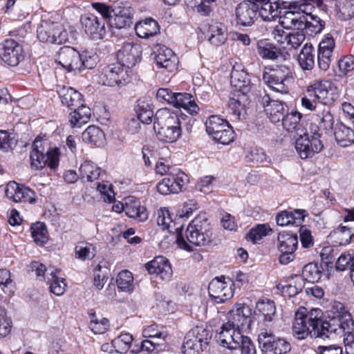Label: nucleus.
<instances>
[{"mask_svg": "<svg viewBox=\"0 0 354 354\" xmlns=\"http://www.w3.org/2000/svg\"><path fill=\"white\" fill-rule=\"evenodd\" d=\"M155 60L158 68H164L169 73L176 69L177 58L173 51L165 46L158 48Z\"/></svg>", "mask_w": 354, "mask_h": 354, "instance_id": "nucleus-27", "label": "nucleus"}, {"mask_svg": "<svg viewBox=\"0 0 354 354\" xmlns=\"http://www.w3.org/2000/svg\"><path fill=\"white\" fill-rule=\"evenodd\" d=\"M0 57L10 66H17L23 59L22 48L14 39H6L0 44Z\"/></svg>", "mask_w": 354, "mask_h": 354, "instance_id": "nucleus-19", "label": "nucleus"}, {"mask_svg": "<svg viewBox=\"0 0 354 354\" xmlns=\"http://www.w3.org/2000/svg\"><path fill=\"white\" fill-rule=\"evenodd\" d=\"M98 60L96 53L84 51L80 53L71 46L62 47L56 58V62L68 72H81L84 69L93 68Z\"/></svg>", "mask_w": 354, "mask_h": 354, "instance_id": "nucleus-3", "label": "nucleus"}, {"mask_svg": "<svg viewBox=\"0 0 354 354\" xmlns=\"http://www.w3.org/2000/svg\"><path fill=\"white\" fill-rule=\"evenodd\" d=\"M234 283L229 277L221 276L213 279L208 286V294L217 304L230 300L234 295Z\"/></svg>", "mask_w": 354, "mask_h": 354, "instance_id": "nucleus-11", "label": "nucleus"}, {"mask_svg": "<svg viewBox=\"0 0 354 354\" xmlns=\"http://www.w3.org/2000/svg\"><path fill=\"white\" fill-rule=\"evenodd\" d=\"M123 209L129 217L138 218L141 221L146 220L148 217L146 208L140 206L138 203H134L133 204L127 203Z\"/></svg>", "mask_w": 354, "mask_h": 354, "instance_id": "nucleus-53", "label": "nucleus"}, {"mask_svg": "<svg viewBox=\"0 0 354 354\" xmlns=\"http://www.w3.org/2000/svg\"><path fill=\"white\" fill-rule=\"evenodd\" d=\"M334 136L337 144L346 147L354 142V131L342 123H337L334 129Z\"/></svg>", "mask_w": 354, "mask_h": 354, "instance_id": "nucleus-33", "label": "nucleus"}, {"mask_svg": "<svg viewBox=\"0 0 354 354\" xmlns=\"http://www.w3.org/2000/svg\"><path fill=\"white\" fill-rule=\"evenodd\" d=\"M354 257L351 254L348 252L342 253L336 260L335 268L340 271L350 269Z\"/></svg>", "mask_w": 354, "mask_h": 354, "instance_id": "nucleus-63", "label": "nucleus"}, {"mask_svg": "<svg viewBox=\"0 0 354 354\" xmlns=\"http://www.w3.org/2000/svg\"><path fill=\"white\" fill-rule=\"evenodd\" d=\"M75 257L81 261L90 260L96 254L95 247L90 243L81 241L75 248Z\"/></svg>", "mask_w": 354, "mask_h": 354, "instance_id": "nucleus-49", "label": "nucleus"}, {"mask_svg": "<svg viewBox=\"0 0 354 354\" xmlns=\"http://www.w3.org/2000/svg\"><path fill=\"white\" fill-rule=\"evenodd\" d=\"M5 193L7 198L16 203L35 202V193L28 187L20 186L15 182H10L7 185Z\"/></svg>", "mask_w": 354, "mask_h": 354, "instance_id": "nucleus-23", "label": "nucleus"}, {"mask_svg": "<svg viewBox=\"0 0 354 354\" xmlns=\"http://www.w3.org/2000/svg\"><path fill=\"white\" fill-rule=\"evenodd\" d=\"M133 336L130 333H122L113 340V345L116 353H126L132 342Z\"/></svg>", "mask_w": 354, "mask_h": 354, "instance_id": "nucleus-55", "label": "nucleus"}, {"mask_svg": "<svg viewBox=\"0 0 354 354\" xmlns=\"http://www.w3.org/2000/svg\"><path fill=\"white\" fill-rule=\"evenodd\" d=\"M301 118V114L300 113L297 111H291L289 113L288 111L280 122L286 131L288 132H295L299 135V131L301 132L304 131L301 128V124H300Z\"/></svg>", "mask_w": 354, "mask_h": 354, "instance_id": "nucleus-35", "label": "nucleus"}, {"mask_svg": "<svg viewBox=\"0 0 354 354\" xmlns=\"http://www.w3.org/2000/svg\"><path fill=\"white\" fill-rule=\"evenodd\" d=\"M277 248L280 252L279 261L282 265H287L295 259V252L298 245V238L292 232L279 233Z\"/></svg>", "mask_w": 354, "mask_h": 354, "instance_id": "nucleus-13", "label": "nucleus"}, {"mask_svg": "<svg viewBox=\"0 0 354 354\" xmlns=\"http://www.w3.org/2000/svg\"><path fill=\"white\" fill-rule=\"evenodd\" d=\"M100 168L91 161H84L79 169L82 179H86L88 182L97 180L100 176Z\"/></svg>", "mask_w": 354, "mask_h": 354, "instance_id": "nucleus-46", "label": "nucleus"}, {"mask_svg": "<svg viewBox=\"0 0 354 354\" xmlns=\"http://www.w3.org/2000/svg\"><path fill=\"white\" fill-rule=\"evenodd\" d=\"M82 140L85 142L100 146L104 143V134L100 127L91 125L82 133Z\"/></svg>", "mask_w": 354, "mask_h": 354, "instance_id": "nucleus-42", "label": "nucleus"}, {"mask_svg": "<svg viewBox=\"0 0 354 354\" xmlns=\"http://www.w3.org/2000/svg\"><path fill=\"white\" fill-rule=\"evenodd\" d=\"M31 234L34 241L38 244H44L47 241V229L42 223H37L31 227Z\"/></svg>", "mask_w": 354, "mask_h": 354, "instance_id": "nucleus-60", "label": "nucleus"}, {"mask_svg": "<svg viewBox=\"0 0 354 354\" xmlns=\"http://www.w3.org/2000/svg\"><path fill=\"white\" fill-rule=\"evenodd\" d=\"M157 223L160 226H162L163 230L167 229L170 232L175 233L176 223L171 220L169 211L165 208L161 209L158 212L157 218Z\"/></svg>", "mask_w": 354, "mask_h": 354, "instance_id": "nucleus-56", "label": "nucleus"}, {"mask_svg": "<svg viewBox=\"0 0 354 354\" xmlns=\"http://www.w3.org/2000/svg\"><path fill=\"white\" fill-rule=\"evenodd\" d=\"M112 18L116 28L122 29L130 27L133 24V11L129 6L123 3L113 5Z\"/></svg>", "mask_w": 354, "mask_h": 354, "instance_id": "nucleus-25", "label": "nucleus"}, {"mask_svg": "<svg viewBox=\"0 0 354 354\" xmlns=\"http://www.w3.org/2000/svg\"><path fill=\"white\" fill-rule=\"evenodd\" d=\"M348 312L342 303L333 301L328 317L322 319L321 309L312 308L308 311L306 308H301L295 313L292 335L299 340L308 336L324 340L330 339L342 321V317Z\"/></svg>", "mask_w": 354, "mask_h": 354, "instance_id": "nucleus-1", "label": "nucleus"}, {"mask_svg": "<svg viewBox=\"0 0 354 354\" xmlns=\"http://www.w3.org/2000/svg\"><path fill=\"white\" fill-rule=\"evenodd\" d=\"M265 108V111L272 123H279L288 111L287 105L282 101L271 100L266 92L259 100Z\"/></svg>", "mask_w": 354, "mask_h": 354, "instance_id": "nucleus-17", "label": "nucleus"}, {"mask_svg": "<svg viewBox=\"0 0 354 354\" xmlns=\"http://www.w3.org/2000/svg\"><path fill=\"white\" fill-rule=\"evenodd\" d=\"M206 131L214 140L228 145L234 140V131L228 122L218 115H211L205 122Z\"/></svg>", "mask_w": 354, "mask_h": 354, "instance_id": "nucleus-8", "label": "nucleus"}, {"mask_svg": "<svg viewBox=\"0 0 354 354\" xmlns=\"http://www.w3.org/2000/svg\"><path fill=\"white\" fill-rule=\"evenodd\" d=\"M298 62L303 70H312L315 64V49L311 44L306 43L298 55Z\"/></svg>", "mask_w": 354, "mask_h": 354, "instance_id": "nucleus-36", "label": "nucleus"}, {"mask_svg": "<svg viewBox=\"0 0 354 354\" xmlns=\"http://www.w3.org/2000/svg\"><path fill=\"white\" fill-rule=\"evenodd\" d=\"M322 268L317 263H309L303 268V279L310 283L318 282L322 277Z\"/></svg>", "mask_w": 354, "mask_h": 354, "instance_id": "nucleus-51", "label": "nucleus"}, {"mask_svg": "<svg viewBox=\"0 0 354 354\" xmlns=\"http://www.w3.org/2000/svg\"><path fill=\"white\" fill-rule=\"evenodd\" d=\"M257 15V7L254 0L243 1L236 8L237 23L243 26H250L254 24Z\"/></svg>", "mask_w": 354, "mask_h": 354, "instance_id": "nucleus-24", "label": "nucleus"}, {"mask_svg": "<svg viewBox=\"0 0 354 354\" xmlns=\"http://www.w3.org/2000/svg\"><path fill=\"white\" fill-rule=\"evenodd\" d=\"M257 52L263 59L277 60L282 56V54L276 46L265 41L258 42Z\"/></svg>", "mask_w": 354, "mask_h": 354, "instance_id": "nucleus-45", "label": "nucleus"}, {"mask_svg": "<svg viewBox=\"0 0 354 354\" xmlns=\"http://www.w3.org/2000/svg\"><path fill=\"white\" fill-rule=\"evenodd\" d=\"M145 268L150 274H156L162 280H169L172 275V270L168 260L162 257H156L145 264Z\"/></svg>", "mask_w": 354, "mask_h": 354, "instance_id": "nucleus-26", "label": "nucleus"}, {"mask_svg": "<svg viewBox=\"0 0 354 354\" xmlns=\"http://www.w3.org/2000/svg\"><path fill=\"white\" fill-rule=\"evenodd\" d=\"M227 339H223V342H218L225 348L235 349L238 354V349L241 354H257L255 345L251 339L242 333H236L234 337L227 335Z\"/></svg>", "mask_w": 354, "mask_h": 354, "instance_id": "nucleus-21", "label": "nucleus"}, {"mask_svg": "<svg viewBox=\"0 0 354 354\" xmlns=\"http://www.w3.org/2000/svg\"><path fill=\"white\" fill-rule=\"evenodd\" d=\"M3 286V290L7 295H11L13 292L10 273L6 269L0 270V286Z\"/></svg>", "mask_w": 354, "mask_h": 354, "instance_id": "nucleus-64", "label": "nucleus"}, {"mask_svg": "<svg viewBox=\"0 0 354 354\" xmlns=\"http://www.w3.org/2000/svg\"><path fill=\"white\" fill-rule=\"evenodd\" d=\"M313 135L309 138L306 133L299 134V138L295 142V149L302 159L312 158L315 153L320 152L324 145L320 140V134L316 131L312 132Z\"/></svg>", "mask_w": 354, "mask_h": 354, "instance_id": "nucleus-12", "label": "nucleus"}, {"mask_svg": "<svg viewBox=\"0 0 354 354\" xmlns=\"http://www.w3.org/2000/svg\"><path fill=\"white\" fill-rule=\"evenodd\" d=\"M301 20L300 30L310 36L320 33L325 26V22L320 17L311 13H302Z\"/></svg>", "mask_w": 354, "mask_h": 354, "instance_id": "nucleus-28", "label": "nucleus"}, {"mask_svg": "<svg viewBox=\"0 0 354 354\" xmlns=\"http://www.w3.org/2000/svg\"><path fill=\"white\" fill-rule=\"evenodd\" d=\"M135 30L139 37L147 39L157 34L159 27L156 21L147 19L138 23L135 26Z\"/></svg>", "mask_w": 354, "mask_h": 354, "instance_id": "nucleus-41", "label": "nucleus"}, {"mask_svg": "<svg viewBox=\"0 0 354 354\" xmlns=\"http://www.w3.org/2000/svg\"><path fill=\"white\" fill-rule=\"evenodd\" d=\"M230 82L232 86L243 94V97L250 89L247 73L243 70H238L234 67L231 72Z\"/></svg>", "mask_w": 354, "mask_h": 354, "instance_id": "nucleus-37", "label": "nucleus"}, {"mask_svg": "<svg viewBox=\"0 0 354 354\" xmlns=\"http://www.w3.org/2000/svg\"><path fill=\"white\" fill-rule=\"evenodd\" d=\"M272 73L263 71V80L270 88L280 93H288L290 84L279 77L272 78Z\"/></svg>", "mask_w": 354, "mask_h": 354, "instance_id": "nucleus-44", "label": "nucleus"}, {"mask_svg": "<svg viewBox=\"0 0 354 354\" xmlns=\"http://www.w3.org/2000/svg\"><path fill=\"white\" fill-rule=\"evenodd\" d=\"M225 31V26L221 24L215 22L211 24L209 27V42L215 46L223 44L226 39Z\"/></svg>", "mask_w": 354, "mask_h": 354, "instance_id": "nucleus-50", "label": "nucleus"}, {"mask_svg": "<svg viewBox=\"0 0 354 354\" xmlns=\"http://www.w3.org/2000/svg\"><path fill=\"white\" fill-rule=\"evenodd\" d=\"M251 310L248 306L236 304L229 312L227 322L222 325L220 332L216 335L217 342H223V339H227V335L234 337L236 333H241V328H249L251 324Z\"/></svg>", "mask_w": 354, "mask_h": 354, "instance_id": "nucleus-6", "label": "nucleus"}, {"mask_svg": "<svg viewBox=\"0 0 354 354\" xmlns=\"http://www.w3.org/2000/svg\"><path fill=\"white\" fill-rule=\"evenodd\" d=\"M354 321L348 312L333 332L330 339L339 337L343 339L346 354H354Z\"/></svg>", "mask_w": 354, "mask_h": 354, "instance_id": "nucleus-14", "label": "nucleus"}, {"mask_svg": "<svg viewBox=\"0 0 354 354\" xmlns=\"http://www.w3.org/2000/svg\"><path fill=\"white\" fill-rule=\"evenodd\" d=\"M37 38L41 42L62 44L68 39V34L59 24L42 21L37 30Z\"/></svg>", "mask_w": 354, "mask_h": 354, "instance_id": "nucleus-10", "label": "nucleus"}, {"mask_svg": "<svg viewBox=\"0 0 354 354\" xmlns=\"http://www.w3.org/2000/svg\"><path fill=\"white\" fill-rule=\"evenodd\" d=\"M271 229L266 224L258 225L255 228L251 229L247 234V239L254 243H258L263 236L268 234Z\"/></svg>", "mask_w": 354, "mask_h": 354, "instance_id": "nucleus-58", "label": "nucleus"}, {"mask_svg": "<svg viewBox=\"0 0 354 354\" xmlns=\"http://www.w3.org/2000/svg\"><path fill=\"white\" fill-rule=\"evenodd\" d=\"M142 47L140 44L132 42L124 43L117 53L118 63L124 68H132L140 62Z\"/></svg>", "mask_w": 354, "mask_h": 354, "instance_id": "nucleus-16", "label": "nucleus"}, {"mask_svg": "<svg viewBox=\"0 0 354 354\" xmlns=\"http://www.w3.org/2000/svg\"><path fill=\"white\" fill-rule=\"evenodd\" d=\"M58 93L62 104L70 109H77L84 104L82 94L71 87L63 86L58 91Z\"/></svg>", "mask_w": 354, "mask_h": 354, "instance_id": "nucleus-30", "label": "nucleus"}, {"mask_svg": "<svg viewBox=\"0 0 354 354\" xmlns=\"http://www.w3.org/2000/svg\"><path fill=\"white\" fill-rule=\"evenodd\" d=\"M156 171L162 176L166 174L168 175L156 186L157 191L162 195L178 193L189 182V178L186 174L180 169L170 167L162 159H160L156 163Z\"/></svg>", "mask_w": 354, "mask_h": 354, "instance_id": "nucleus-4", "label": "nucleus"}, {"mask_svg": "<svg viewBox=\"0 0 354 354\" xmlns=\"http://www.w3.org/2000/svg\"><path fill=\"white\" fill-rule=\"evenodd\" d=\"M335 242L340 245H345L350 243L351 237L354 235L352 226H339L331 234Z\"/></svg>", "mask_w": 354, "mask_h": 354, "instance_id": "nucleus-47", "label": "nucleus"}, {"mask_svg": "<svg viewBox=\"0 0 354 354\" xmlns=\"http://www.w3.org/2000/svg\"><path fill=\"white\" fill-rule=\"evenodd\" d=\"M127 76L126 68L120 63L111 64L102 69L100 80L102 84L114 86L123 84Z\"/></svg>", "mask_w": 354, "mask_h": 354, "instance_id": "nucleus-18", "label": "nucleus"}, {"mask_svg": "<svg viewBox=\"0 0 354 354\" xmlns=\"http://www.w3.org/2000/svg\"><path fill=\"white\" fill-rule=\"evenodd\" d=\"M59 272L60 270L54 269L47 274L50 292L57 296L62 295L64 293L66 286L65 279L58 276Z\"/></svg>", "mask_w": 354, "mask_h": 354, "instance_id": "nucleus-39", "label": "nucleus"}, {"mask_svg": "<svg viewBox=\"0 0 354 354\" xmlns=\"http://www.w3.org/2000/svg\"><path fill=\"white\" fill-rule=\"evenodd\" d=\"M257 7V13L263 21H272L277 18L281 14L279 3L270 0H254Z\"/></svg>", "mask_w": 354, "mask_h": 354, "instance_id": "nucleus-29", "label": "nucleus"}, {"mask_svg": "<svg viewBox=\"0 0 354 354\" xmlns=\"http://www.w3.org/2000/svg\"><path fill=\"white\" fill-rule=\"evenodd\" d=\"M109 326V320L106 318L100 322L95 318V314L91 315L90 328L95 334H102L106 331Z\"/></svg>", "mask_w": 354, "mask_h": 354, "instance_id": "nucleus-62", "label": "nucleus"}, {"mask_svg": "<svg viewBox=\"0 0 354 354\" xmlns=\"http://www.w3.org/2000/svg\"><path fill=\"white\" fill-rule=\"evenodd\" d=\"M182 231V225L175 228L176 242L183 250L191 252L193 251V245L205 246L211 241L209 224L204 216H197L189 223L185 236Z\"/></svg>", "mask_w": 354, "mask_h": 354, "instance_id": "nucleus-2", "label": "nucleus"}, {"mask_svg": "<svg viewBox=\"0 0 354 354\" xmlns=\"http://www.w3.org/2000/svg\"><path fill=\"white\" fill-rule=\"evenodd\" d=\"M260 347H265L276 354H286L291 350L290 344L283 338L275 337L271 331L261 329L258 335Z\"/></svg>", "mask_w": 354, "mask_h": 354, "instance_id": "nucleus-15", "label": "nucleus"}, {"mask_svg": "<svg viewBox=\"0 0 354 354\" xmlns=\"http://www.w3.org/2000/svg\"><path fill=\"white\" fill-rule=\"evenodd\" d=\"M339 17L342 20H349L354 17V0H341L337 6Z\"/></svg>", "mask_w": 354, "mask_h": 354, "instance_id": "nucleus-57", "label": "nucleus"}, {"mask_svg": "<svg viewBox=\"0 0 354 354\" xmlns=\"http://www.w3.org/2000/svg\"><path fill=\"white\" fill-rule=\"evenodd\" d=\"M209 339V332L203 326H196L190 330L184 338L182 347L184 354H200Z\"/></svg>", "mask_w": 354, "mask_h": 354, "instance_id": "nucleus-9", "label": "nucleus"}, {"mask_svg": "<svg viewBox=\"0 0 354 354\" xmlns=\"http://www.w3.org/2000/svg\"><path fill=\"white\" fill-rule=\"evenodd\" d=\"M320 118L319 127L315 126L314 132L318 133L319 129H322L326 133H330L335 129L334 118L329 110L324 109L320 114L318 115Z\"/></svg>", "mask_w": 354, "mask_h": 354, "instance_id": "nucleus-52", "label": "nucleus"}, {"mask_svg": "<svg viewBox=\"0 0 354 354\" xmlns=\"http://www.w3.org/2000/svg\"><path fill=\"white\" fill-rule=\"evenodd\" d=\"M171 105L176 108H183L191 115H196L199 111L193 96L187 93H175Z\"/></svg>", "mask_w": 354, "mask_h": 354, "instance_id": "nucleus-32", "label": "nucleus"}, {"mask_svg": "<svg viewBox=\"0 0 354 354\" xmlns=\"http://www.w3.org/2000/svg\"><path fill=\"white\" fill-rule=\"evenodd\" d=\"M335 46V40L329 35L319 43L317 49V65L321 71H326L329 68Z\"/></svg>", "mask_w": 354, "mask_h": 354, "instance_id": "nucleus-22", "label": "nucleus"}, {"mask_svg": "<svg viewBox=\"0 0 354 354\" xmlns=\"http://www.w3.org/2000/svg\"><path fill=\"white\" fill-rule=\"evenodd\" d=\"M264 71L272 73V78H281L290 85L293 82V77L290 68L286 65H275L272 67H266Z\"/></svg>", "mask_w": 354, "mask_h": 354, "instance_id": "nucleus-48", "label": "nucleus"}, {"mask_svg": "<svg viewBox=\"0 0 354 354\" xmlns=\"http://www.w3.org/2000/svg\"><path fill=\"white\" fill-rule=\"evenodd\" d=\"M248 162L257 164L266 165L270 162L263 149H254L251 150L245 156Z\"/></svg>", "mask_w": 354, "mask_h": 354, "instance_id": "nucleus-59", "label": "nucleus"}, {"mask_svg": "<svg viewBox=\"0 0 354 354\" xmlns=\"http://www.w3.org/2000/svg\"><path fill=\"white\" fill-rule=\"evenodd\" d=\"M337 66L340 73L339 76H346L354 70V58L350 55L344 56L337 62Z\"/></svg>", "mask_w": 354, "mask_h": 354, "instance_id": "nucleus-61", "label": "nucleus"}, {"mask_svg": "<svg viewBox=\"0 0 354 354\" xmlns=\"http://www.w3.org/2000/svg\"><path fill=\"white\" fill-rule=\"evenodd\" d=\"M118 288L122 291L131 292L133 290V277L129 270L121 271L116 279Z\"/></svg>", "mask_w": 354, "mask_h": 354, "instance_id": "nucleus-54", "label": "nucleus"}, {"mask_svg": "<svg viewBox=\"0 0 354 354\" xmlns=\"http://www.w3.org/2000/svg\"><path fill=\"white\" fill-rule=\"evenodd\" d=\"M245 97H243V94L238 95V98H230L228 102V113L234 120H241L245 118V106L242 102Z\"/></svg>", "mask_w": 354, "mask_h": 354, "instance_id": "nucleus-43", "label": "nucleus"}, {"mask_svg": "<svg viewBox=\"0 0 354 354\" xmlns=\"http://www.w3.org/2000/svg\"><path fill=\"white\" fill-rule=\"evenodd\" d=\"M306 92L307 93L312 94L317 102L321 104L320 107L330 104L335 100L334 97L328 90L326 85L322 82L317 81L308 86Z\"/></svg>", "mask_w": 354, "mask_h": 354, "instance_id": "nucleus-31", "label": "nucleus"}, {"mask_svg": "<svg viewBox=\"0 0 354 354\" xmlns=\"http://www.w3.org/2000/svg\"><path fill=\"white\" fill-rule=\"evenodd\" d=\"M71 110L72 111L69 113V122L73 127H80L89 121L91 113L88 106L82 104Z\"/></svg>", "mask_w": 354, "mask_h": 354, "instance_id": "nucleus-34", "label": "nucleus"}, {"mask_svg": "<svg viewBox=\"0 0 354 354\" xmlns=\"http://www.w3.org/2000/svg\"><path fill=\"white\" fill-rule=\"evenodd\" d=\"M81 24L84 32L95 40L102 39L106 35L103 20L93 14H86L81 17Z\"/></svg>", "mask_w": 354, "mask_h": 354, "instance_id": "nucleus-20", "label": "nucleus"}, {"mask_svg": "<svg viewBox=\"0 0 354 354\" xmlns=\"http://www.w3.org/2000/svg\"><path fill=\"white\" fill-rule=\"evenodd\" d=\"M276 307L273 301L268 299L259 300L256 304L255 314L262 316L264 322H271L275 315Z\"/></svg>", "mask_w": 354, "mask_h": 354, "instance_id": "nucleus-38", "label": "nucleus"}, {"mask_svg": "<svg viewBox=\"0 0 354 354\" xmlns=\"http://www.w3.org/2000/svg\"><path fill=\"white\" fill-rule=\"evenodd\" d=\"M302 13L296 12L294 10L286 11L282 16L279 17V24L286 30H300V26L302 22Z\"/></svg>", "mask_w": 354, "mask_h": 354, "instance_id": "nucleus-40", "label": "nucleus"}, {"mask_svg": "<svg viewBox=\"0 0 354 354\" xmlns=\"http://www.w3.org/2000/svg\"><path fill=\"white\" fill-rule=\"evenodd\" d=\"M153 129L158 139L164 142H174L181 134L178 116L167 111H158L156 113Z\"/></svg>", "mask_w": 354, "mask_h": 354, "instance_id": "nucleus-7", "label": "nucleus"}, {"mask_svg": "<svg viewBox=\"0 0 354 354\" xmlns=\"http://www.w3.org/2000/svg\"><path fill=\"white\" fill-rule=\"evenodd\" d=\"M59 149L52 148L47 139H43L40 136L35 138L30 155L31 167L41 169L47 165L51 169H55L59 165Z\"/></svg>", "mask_w": 354, "mask_h": 354, "instance_id": "nucleus-5", "label": "nucleus"}]
</instances>
